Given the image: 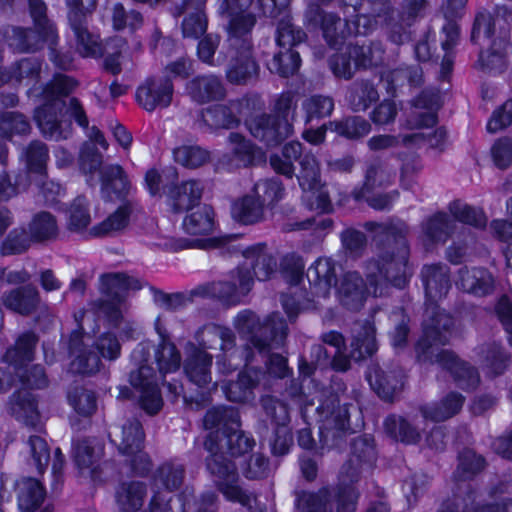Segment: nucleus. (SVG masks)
<instances>
[{"mask_svg":"<svg viewBox=\"0 0 512 512\" xmlns=\"http://www.w3.org/2000/svg\"><path fill=\"white\" fill-rule=\"evenodd\" d=\"M323 35L329 45H337L340 40L351 35H366L382 21H387V16L378 15L371 19L367 15H359L352 23L344 22L334 14H320Z\"/></svg>","mask_w":512,"mask_h":512,"instance_id":"obj_20","label":"nucleus"},{"mask_svg":"<svg viewBox=\"0 0 512 512\" xmlns=\"http://www.w3.org/2000/svg\"><path fill=\"white\" fill-rule=\"evenodd\" d=\"M297 102L296 93L280 94L273 108L276 115H261L247 120L250 133L268 147L278 145L293 132L290 119L294 117Z\"/></svg>","mask_w":512,"mask_h":512,"instance_id":"obj_10","label":"nucleus"},{"mask_svg":"<svg viewBox=\"0 0 512 512\" xmlns=\"http://www.w3.org/2000/svg\"><path fill=\"white\" fill-rule=\"evenodd\" d=\"M349 429L348 410L346 406L338 407L325 415L322 425L319 428L320 441L323 447H333L341 434Z\"/></svg>","mask_w":512,"mask_h":512,"instance_id":"obj_35","label":"nucleus"},{"mask_svg":"<svg viewBox=\"0 0 512 512\" xmlns=\"http://www.w3.org/2000/svg\"><path fill=\"white\" fill-rule=\"evenodd\" d=\"M172 96V82L162 78L148 79L136 91L138 104L149 112L169 106Z\"/></svg>","mask_w":512,"mask_h":512,"instance_id":"obj_24","label":"nucleus"},{"mask_svg":"<svg viewBox=\"0 0 512 512\" xmlns=\"http://www.w3.org/2000/svg\"><path fill=\"white\" fill-rule=\"evenodd\" d=\"M22 157L25 159L29 172L38 173L41 178H44L46 164L49 159L48 149L44 143L40 141L30 143Z\"/></svg>","mask_w":512,"mask_h":512,"instance_id":"obj_53","label":"nucleus"},{"mask_svg":"<svg viewBox=\"0 0 512 512\" xmlns=\"http://www.w3.org/2000/svg\"><path fill=\"white\" fill-rule=\"evenodd\" d=\"M422 280L426 294V314L430 323L425 322L424 336L417 343L418 359L439 363L453 374L459 386L474 388L479 382L478 374L452 352L439 348V345L448 341L452 325L451 317L435 305L438 299L447 294L450 287L447 268L439 264L426 265L422 270Z\"/></svg>","mask_w":512,"mask_h":512,"instance_id":"obj_2","label":"nucleus"},{"mask_svg":"<svg viewBox=\"0 0 512 512\" xmlns=\"http://www.w3.org/2000/svg\"><path fill=\"white\" fill-rule=\"evenodd\" d=\"M187 91L192 99L199 103L221 100L225 96L221 80L214 75L194 78L188 83Z\"/></svg>","mask_w":512,"mask_h":512,"instance_id":"obj_34","label":"nucleus"},{"mask_svg":"<svg viewBox=\"0 0 512 512\" xmlns=\"http://www.w3.org/2000/svg\"><path fill=\"white\" fill-rule=\"evenodd\" d=\"M336 292L343 306L357 310L363 306L370 289L364 285L358 272H348L342 277Z\"/></svg>","mask_w":512,"mask_h":512,"instance_id":"obj_27","label":"nucleus"},{"mask_svg":"<svg viewBox=\"0 0 512 512\" xmlns=\"http://www.w3.org/2000/svg\"><path fill=\"white\" fill-rule=\"evenodd\" d=\"M109 436L119 452L127 457L135 473L142 475L149 471L151 463L148 455L142 451L144 432L138 420H129L122 426L112 428Z\"/></svg>","mask_w":512,"mask_h":512,"instance_id":"obj_15","label":"nucleus"},{"mask_svg":"<svg viewBox=\"0 0 512 512\" xmlns=\"http://www.w3.org/2000/svg\"><path fill=\"white\" fill-rule=\"evenodd\" d=\"M58 226L55 217L48 212L35 214L28 230L13 229L3 243L4 254H16L27 250L34 242H41L56 237Z\"/></svg>","mask_w":512,"mask_h":512,"instance_id":"obj_16","label":"nucleus"},{"mask_svg":"<svg viewBox=\"0 0 512 512\" xmlns=\"http://www.w3.org/2000/svg\"><path fill=\"white\" fill-rule=\"evenodd\" d=\"M450 213L455 220L475 227H484L486 216L481 209L473 208L460 201L453 202L449 207Z\"/></svg>","mask_w":512,"mask_h":512,"instance_id":"obj_59","label":"nucleus"},{"mask_svg":"<svg viewBox=\"0 0 512 512\" xmlns=\"http://www.w3.org/2000/svg\"><path fill=\"white\" fill-rule=\"evenodd\" d=\"M328 490L322 489L318 493H302L297 499V509L300 512H327Z\"/></svg>","mask_w":512,"mask_h":512,"instance_id":"obj_64","label":"nucleus"},{"mask_svg":"<svg viewBox=\"0 0 512 512\" xmlns=\"http://www.w3.org/2000/svg\"><path fill=\"white\" fill-rule=\"evenodd\" d=\"M220 43V37L218 35L209 34L205 36L200 42L198 43L197 47V55L198 58L205 64L217 67L224 64L227 55L224 54L222 51L218 53L217 56H215V52L219 46Z\"/></svg>","mask_w":512,"mask_h":512,"instance_id":"obj_54","label":"nucleus"},{"mask_svg":"<svg viewBox=\"0 0 512 512\" xmlns=\"http://www.w3.org/2000/svg\"><path fill=\"white\" fill-rule=\"evenodd\" d=\"M90 337L82 330L74 331L69 340L70 370L74 373L91 374L100 369V356L92 350H87Z\"/></svg>","mask_w":512,"mask_h":512,"instance_id":"obj_23","label":"nucleus"},{"mask_svg":"<svg viewBox=\"0 0 512 512\" xmlns=\"http://www.w3.org/2000/svg\"><path fill=\"white\" fill-rule=\"evenodd\" d=\"M302 145L299 142H289L283 148V157L279 155H272L270 157V164L273 170L288 178L294 174V166L292 160H296L301 156Z\"/></svg>","mask_w":512,"mask_h":512,"instance_id":"obj_48","label":"nucleus"},{"mask_svg":"<svg viewBox=\"0 0 512 512\" xmlns=\"http://www.w3.org/2000/svg\"><path fill=\"white\" fill-rule=\"evenodd\" d=\"M284 187L278 179H266L255 184L253 194L269 208L284 196Z\"/></svg>","mask_w":512,"mask_h":512,"instance_id":"obj_55","label":"nucleus"},{"mask_svg":"<svg viewBox=\"0 0 512 512\" xmlns=\"http://www.w3.org/2000/svg\"><path fill=\"white\" fill-rule=\"evenodd\" d=\"M302 107L306 113V122H310L315 118L329 116L334 109V102L327 96L315 95L304 100Z\"/></svg>","mask_w":512,"mask_h":512,"instance_id":"obj_63","label":"nucleus"},{"mask_svg":"<svg viewBox=\"0 0 512 512\" xmlns=\"http://www.w3.org/2000/svg\"><path fill=\"white\" fill-rule=\"evenodd\" d=\"M439 106L440 96L438 92H422L411 104L407 116L409 128L432 127L436 123V111Z\"/></svg>","mask_w":512,"mask_h":512,"instance_id":"obj_25","label":"nucleus"},{"mask_svg":"<svg viewBox=\"0 0 512 512\" xmlns=\"http://www.w3.org/2000/svg\"><path fill=\"white\" fill-rule=\"evenodd\" d=\"M103 455V445L96 439H86L74 447L75 463L82 473L94 477L98 461Z\"/></svg>","mask_w":512,"mask_h":512,"instance_id":"obj_36","label":"nucleus"},{"mask_svg":"<svg viewBox=\"0 0 512 512\" xmlns=\"http://www.w3.org/2000/svg\"><path fill=\"white\" fill-rule=\"evenodd\" d=\"M30 15L37 31L13 27L7 33L9 46L19 52L37 50L42 42L50 45L57 40L56 30L46 18V5L42 0H28Z\"/></svg>","mask_w":512,"mask_h":512,"instance_id":"obj_11","label":"nucleus"},{"mask_svg":"<svg viewBox=\"0 0 512 512\" xmlns=\"http://www.w3.org/2000/svg\"><path fill=\"white\" fill-rule=\"evenodd\" d=\"M329 128L331 131L350 139L363 137L371 131L370 123L361 117H350L342 121L329 122Z\"/></svg>","mask_w":512,"mask_h":512,"instance_id":"obj_51","label":"nucleus"},{"mask_svg":"<svg viewBox=\"0 0 512 512\" xmlns=\"http://www.w3.org/2000/svg\"><path fill=\"white\" fill-rule=\"evenodd\" d=\"M235 327L239 333L247 336L249 344L244 349V357L246 356L247 349L250 351L257 350L262 354L264 349V341L262 336L269 334V339L276 344H280L287 335V326L285 321L278 313H273L264 323H261L255 313L249 310H244L238 313L234 321Z\"/></svg>","mask_w":512,"mask_h":512,"instance_id":"obj_12","label":"nucleus"},{"mask_svg":"<svg viewBox=\"0 0 512 512\" xmlns=\"http://www.w3.org/2000/svg\"><path fill=\"white\" fill-rule=\"evenodd\" d=\"M243 107L254 111L262 110L264 108V101L259 95L253 94L246 96L241 101H231L228 106L215 105L207 108L202 113V120L211 129L233 128L239 123L235 113L241 114Z\"/></svg>","mask_w":512,"mask_h":512,"instance_id":"obj_22","label":"nucleus"},{"mask_svg":"<svg viewBox=\"0 0 512 512\" xmlns=\"http://www.w3.org/2000/svg\"><path fill=\"white\" fill-rule=\"evenodd\" d=\"M455 228V221L449 219L444 213L431 217L423 227L424 236L430 242L445 241Z\"/></svg>","mask_w":512,"mask_h":512,"instance_id":"obj_52","label":"nucleus"},{"mask_svg":"<svg viewBox=\"0 0 512 512\" xmlns=\"http://www.w3.org/2000/svg\"><path fill=\"white\" fill-rule=\"evenodd\" d=\"M174 159L187 168H197L209 159L208 151L198 146H181L174 150Z\"/></svg>","mask_w":512,"mask_h":512,"instance_id":"obj_62","label":"nucleus"},{"mask_svg":"<svg viewBox=\"0 0 512 512\" xmlns=\"http://www.w3.org/2000/svg\"><path fill=\"white\" fill-rule=\"evenodd\" d=\"M183 229L190 235H207L214 228V213L211 207L203 205L189 213L183 220Z\"/></svg>","mask_w":512,"mask_h":512,"instance_id":"obj_44","label":"nucleus"},{"mask_svg":"<svg viewBox=\"0 0 512 512\" xmlns=\"http://www.w3.org/2000/svg\"><path fill=\"white\" fill-rule=\"evenodd\" d=\"M46 491L42 484L33 479H23L19 483L18 506L22 512H53L51 505L42 506Z\"/></svg>","mask_w":512,"mask_h":512,"instance_id":"obj_29","label":"nucleus"},{"mask_svg":"<svg viewBox=\"0 0 512 512\" xmlns=\"http://www.w3.org/2000/svg\"><path fill=\"white\" fill-rule=\"evenodd\" d=\"M384 50L379 43L371 46H352L347 55L340 54L330 60V67L336 77L349 79L357 67L378 65L383 60Z\"/></svg>","mask_w":512,"mask_h":512,"instance_id":"obj_19","label":"nucleus"},{"mask_svg":"<svg viewBox=\"0 0 512 512\" xmlns=\"http://www.w3.org/2000/svg\"><path fill=\"white\" fill-rule=\"evenodd\" d=\"M463 397L457 393H450L439 403H432L421 408L422 417L434 422L444 421L459 412L463 405Z\"/></svg>","mask_w":512,"mask_h":512,"instance_id":"obj_40","label":"nucleus"},{"mask_svg":"<svg viewBox=\"0 0 512 512\" xmlns=\"http://www.w3.org/2000/svg\"><path fill=\"white\" fill-rule=\"evenodd\" d=\"M187 354L184 370L190 381L200 387L210 383L212 356L197 349L194 345L189 346Z\"/></svg>","mask_w":512,"mask_h":512,"instance_id":"obj_31","label":"nucleus"},{"mask_svg":"<svg viewBox=\"0 0 512 512\" xmlns=\"http://www.w3.org/2000/svg\"><path fill=\"white\" fill-rule=\"evenodd\" d=\"M192 497L191 493L184 492L174 499H169L166 502L165 496L160 491H154L149 504L150 512H186V504L189 498Z\"/></svg>","mask_w":512,"mask_h":512,"instance_id":"obj_56","label":"nucleus"},{"mask_svg":"<svg viewBox=\"0 0 512 512\" xmlns=\"http://www.w3.org/2000/svg\"><path fill=\"white\" fill-rule=\"evenodd\" d=\"M229 149L233 155V165L246 166L254 159V147L242 135L231 133L229 136Z\"/></svg>","mask_w":512,"mask_h":512,"instance_id":"obj_58","label":"nucleus"},{"mask_svg":"<svg viewBox=\"0 0 512 512\" xmlns=\"http://www.w3.org/2000/svg\"><path fill=\"white\" fill-rule=\"evenodd\" d=\"M366 378L378 396L387 401L392 400L403 385L400 373L390 372L386 374L377 365L369 367Z\"/></svg>","mask_w":512,"mask_h":512,"instance_id":"obj_33","label":"nucleus"},{"mask_svg":"<svg viewBox=\"0 0 512 512\" xmlns=\"http://www.w3.org/2000/svg\"><path fill=\"white\" fill-rule=\"evenodd\" d=\"M155 328L161 342L155 347L150 342L139 343L131 354L132 369L130 384L138 391L142 408L149 414L157 413L163 404L159 390L160 377L154 371L156 364L161 377L176 372L180 367L181 357L173 343L169 342L160 328V319L155 321Z\"/></svg>","mask_w":512,"mask_h":512,"instance_id":"obj_4","label":"nucleus"},{"mask_svg":"<svg viewBox=\"0 0 512 512\" xmlns=\"http://www.w3.org/2000/svg\"><path fill=\"white\" fill-rule=\"evenodd\" d=\"M183 472V467L180 464L164 463L155 475V488L164 487L168 491L178 488L183 480Z\"/></svg>","mask_w":512,"mask_h":512,"instance_id":"obj_57","label":"nucleus"},{"mask_svg":"<svg viewBox=\"0 0 512 512\" xmlns=\"http://www.w3.org/2000/svg\"><path fill=\"white\" fill-rule=\"evenodd\" d=\"M378 98L374 85L365 81L355 83L347 95L349 105L356 112L365 111Z\"/></svg>","mask_w":512,"mask_h":512,"instance_id":"obj_47","label":"nucleus"},{"mask_svg":"<svg viewBox=\"0 0 512 512\" xmlns=\"http://www.w3.org/2000/svg\"><path fill=\"white\" fill-rule=\"evenodd\" d=\"M509 21L504 10L498 8L494 14L480 12L475 19L471 39L481 47L479 65L486 70L501 72L512 53L509 40Z\"/></svg>","mask_w":512,"mask_h":512,"instance_id":"obj_7","label":"nucleus"},{"mask_svg":"<svg viewBox=\"0 0 512 512\" xmlns=\"http://www.w3.org/2000/svg\"><path fill=\"white\" fill-rule=\"evenodd\" d=\"M132 212L130 204L120 206L114 213L107 217L100 224L92 227L90 235L94 237H102L113 232L123 230L129 223V217Z\"/></svg>","mask_w":512,"mask_h":512,"instance_id":"obj_46","label":"nucleus"},{"mask_svg":"<svg viewBox=\"0 0 512 512\" xmlns=\"http://www.w3.org/2000/svg\"><path fill=\"white\" fill-rule=\"evenodd\" d=\"M145 496V485L140 481H130L120 485L116 501L122 512H137L141 509Z\"/></svg>","mask_w":512,"mask_h":512,"instance_id":"obj_41","label":"nucleus"},{"mask_svg":"<svg viewBox=\"0 0 512 512\" xmlns=\"http://www.w3.org/2000/svg\"><path fill=\"white\" fill-rule=\"evenodd\" d=\"M1 301L7 309L21 315H29L39 307L40 296L34 286L26 285L6 291Z\"/></svg>","mask_w":512,"mask_h":512,"instance_id":"obj_28","label":"nucleus"},{"mask_svg":"<svg viewBox=\"0 0 512 512\" xmlns=\"http://www.w3.org/2000/svg\"><path fill=\"white\" fill-rule=\"evenodd\" d=\"M69 21L76 37V47L83 57H96L101 53V44L97 35L90 33L83 25V13L80 9L69 12Z\"/></svg>","mask_w":512,"mask_h":512,"instance_id":"obj_30","label":"nucleus"},{"mask_svg":"<svg viewBox=\"0 0 512 512\" xmlns=\"http://www.w3.org/2000/svg\"><path fill=\"white\" fill-rule=\"evenodd\" d=\"M201 194L202 187L199 182L194 180L183 182L169 191V205L174 212H181L194 206Z\"/></svg>","mask_w":512,"mask_h":512,"instance_id":"obj_38","label":"nucleus"},{"mask_svg":"<svg viewBox=\"0 0 512 512\" xmlns=\"http://www.w3.org/2000/svg\"><path fill=\"white\" fill-rule=\"evenodd\" d=\"M422 79V70L418 66L399 68L383 75L382 80L387 83L389 92L407 80L411 85H418Z\"/></svg>","mask_w":512,"mask_h":512,"instance_id":"obj_60","label":"nucleus"},{"mask_svg":"<svg viewBox=\"0 0 512 512\" xmlns=\"http://www.w3.org/2000/svg\"><path fill=\"white\" fill-rule=\"evenodd\" d=\"M66 225L70 231L80 232L91 223L89 203L83 196L75 198L67 207Z\"/></svg>","mask_w":512,"mask_h":512,"instance_id":"obj_45","label":"nucleus"},{"mask_svg":"<svg viewBox=\"0 0 512 512\" xmlns=\"http://www.w3.org/2000/svg\"><path fill=\"white\" fill-rule=\"evenodd\" d=\"M239 414L231 407L210 409L204 417L205 448L209 452L207 469L224 497L251 506L253 496L238 485L236 463L247 456L254 440L239 431Z\"/></svg>","mask_w":512,"mask_h":512,"instance_id":"obj_1","label":"nucleus"},{"mask_svg":"<svg viewBox=\"0 0 512 512\" xmlns=\"http://www.w3.org/2000/svg\"><path fill=\"white\" fill-rule=\"evenodd\" d=\"M81 168L86 174L98 173L101 180V194L105 200H117L128 194L130 184L119 165L101 168L102 156L95 148L85 147L80 155Z\"/></svg>","mask_w":512,"mask_h":512,"instance_id":"obj_13","label":"nucleus"},{"mask_svg":"<svg viewBox=\"0 0 512 512\" xmlns=\"http://www.w3.org/2000/svg\"><path fill=\"white\" fill-rule=\"evenodd\" d=\"M462 290L475 295H485L489 293L493 286L491 274L484 269H461L459 279L456 282Z\"/></svg>","mask_w":512,"mask_h":512,"instance_id":"obj_39","label":"nucleus"},{"mask_svg":"<svg viewBox=\"0 0 512 512\" xmlns=\"http://www.w3.org/2000/svg\"><path fill=\"white\" fill-rule=\"evenodd\" d=\"M30 125L23 115L14 112H5L0 115V137L10 138L13 135L27 134Z\"/></svg>","mask_w":512,"mask_h":512,"instance_id":"obj_61","label":"nucleus"},{"mask_svg":"<svg viewBox=\"0 0 512 512\" xmlns=\"http://www.w3.org/2000/svg\"><path fill=\"white\" fill-rule=\"evenodd\" d=\"M354 458L344 465L340 475V490L337 498V512H355L358 495L349 485L357 480L358 471L353 467L357 464H372L375 460V448L372 439L359 437L353 443Z\"/></svg>","mask_w":512,"mask_h":512,"instance_id":"obj_14","label":"nucleus"},{"mask_svg":"<svg viewBox=\"0 0 512 512\" xmlns=\"http://www.w3.org/2000/svg\"><path fill=\"white\" fill-rule=\"evenodd\" d=\"M307 279L311 293L318 298H326L336 281L335 263L330 258L320 257L308 268Z\"/></svg>","mask_w":512,"mask_h":512,"instance_id":"obj_26","label":"nucleus"},{"mask_svg":"<svg viewBox=\"0 0 512 512\" xmlns=\"http://www.w3.org/2000/svg\"><path fill=\"white\" fill-rule=\"evenodd\" d=\"M264 204L254 195H246L232 204V217L243 224L259 222L264 217Z\"/></svg>","mask_w":512,"mask_h":512,"instance_id":"obj_43","label":"nucleus"},{"mask_svg":"<svg viewBox=\"0 0 512 512\" xmlns=\"http://www.w3.org/2000/svg\"><path fill=\"white\" fill-rule=\"evenodd\" d=\"M243 255L244 263L230 274L228 281L211 286V294L229 305L240 303L251 290L254 280L250 268H253L254 276L260 281L269 279L276 271V260L263 244L247 248Z\"/></svg>","mask_w":512,"mask_h":512,"instance_id":"obj_8","label":"nucleus"},{"mask_svg":"<svg viewBox=\"0 0 512 512\" xmlns=\"http://www.w3.org/2000/svg\"><path fill=\"white\" fill-rule=\"evenodd\" d=\"M301 59L293 49L280 50L268 63V69L282 77L293 75L300 67Z\"/></svg>","mask_w":512,"mask_h":512,"instance_id":"obj_50","label":"nucleus"},{"mask_svg":"<svg viewBox=\"0 0 512 512\" xmlns=\"http://www.w3.org/2000/svg\"><path fill=\"white\" fill-rule=\"evenodd\" d=\"M76 83L68 76L58 74L44 90L45 103L35 110L34 119L41 133L53 140L66 139L70 134V124L59 120L63 107L62 100L71 92Z\"/></svg>","mask_w":512,"mask_h":512,"instance_id":"obj_9","label":"nucleus"},{"mask_svg":"<svg viewBox=\"0 0 512 512\" xmlns=\"http://www.w3.org/2000/svg\"><path fill=\"white\" fill-rule=\"evenodd\" d=\"M141 287L139 280L125 274L115 273L102 276L100 290L105 299L102 300L100 310L111 321L116 322L121 316L120 304L124 294L128 290H139Z\"/></svg>","mask_w":512,"mask_h":512,"instance_id":"obj_21","label":"nucleus"},{"mask_svg":"<svg viewBox=\"0 0 512 512\" xmlns=\"http://www.w3.org/2000/svg\"><path fill=\"white\" fill-rule=\"evenodd\" d=\"M377 350L375 328L370 322L355 323L352 328L349 357L355 360L371 356Z\"/></svg>","mask_w":512,"mask_h":512,"instance_id":"obj_32","label":"nucleus"},{"mask_svg":"<svg viewBox=\"0 0 512 512\" xmlns=\"http://www.w3.org/2000/svg\"><path fill=\"white\" fill-rule=\"evenodd\" d=\"M384 426L386 432L396 440L405 443H416L420 438L417 429L401 416L392 415L387 417Z\"/></svg>","mask_w":512,"mask_h":512,"instance_id":"obj_49","label":"nucleus"},{"mask_svg":"<svg viewBox=\"0 0 512 512\" xmlns=\"http://www.w3.org/2000/svg\"><path fill=\"white\" fill-rule=\"evenodd\" d=\"M259 371L252 367L239 375L236 382L223 387V391L228 400L233 402H246L253 398V388L260 382Z\"/></svg>","mask_w":512,"mask_h":512,"instance_id":"obj_37","label":"nucleus"},{"mask_svg":"<svg viewBox=\"0 0 512 512\" xmlns=\"http://www.w3.org/2000/svg\"><path fill=\"white\" fill-rule=\"evenodd\" d=\"M35 344L34 333L25 332L19 336L15 347L9 349L4 356L5 361L19 375L21 385L10 398L9 411L16 419L31 426H35L39 421L37 403L31 390L44 388L48 383L41 366L34 365L30 369L26 368L33 359Z\"/></svg>","mask_w":512,"mask_h":512,"instance_id":"obj_5","label":"nucleus"},{"mask_svg":"<svg viewBox=\"0 0 512 512\" xmlns=\"http://www.w3.org/2000/svg\"><path fill=\"white\" fill-rule=\"evenodd\" d=\"M297 179L303 191L302 199L306 205L310 209L327 211L330 200L321 183L320 168L314 155L306 153L301 157Z\"/></svg>","mask_w":512,"mask_h":512,"instance_id":"obj_17","label":"nucleus"},{"mask_svg":"<svg viewBox=\"0 0 512 512\" xmlns=\"http://www.w3.org/2000/svg\"><path fill=\"white\" fill-rule=\"evenodd\" d=\"M283 342L284 339L280 344H276L275 342L272 341V338H270L268 341L264 343V349L262 354H259L257 350L247 351L245 356V365L249 366L253 362L254 358L256 356H259L262 359H265L269 374L277 378L286 377L289 372L286 358L275 353L269 354L271 349L279 347L280 345L283 344ZM248 350H250V348Z\"/></svg>","mask_w":512,"mask_h":512,"instance_id":"obj_42","label":"nucleus"},{"mask_svg":"<svg viewBox=\"0 0 512 512\" xmlns=\"http://www.w3.org/2000/svg\"><path fill=\"white\" fill-rule=\"evenodd\" d=\"M199 350L216 349L218 346L223 352L217 356V368L225 374L234 370L239 365L240 355L237 351H231L234 345V336L230 329L218 325H207L197 333Z\"/></svg>","mask_w":512,"mask_h":512,"instance_id":"obj_18","label":"nucleus"},{"mask_svg":"<svg viewBox=\"0 0 512 512\" xmlns=\"http://www.w3.org/2000/svg\"><path fill=\"white\" fill-rule=\"evenodd\" d=\"M288 0H222L218 12L226 21L227 56L230 61L226 77L234 84L246 83L258 74L259 66L252 55L251 33L259 12L271 17L286 7Z\"/></svg>","mask_w":512,"mask_h":512,"instance_id":"obj_3","label":"nucleus"},{"mask_svg":"<svg viewBox=\"0 0 512 512\" xmlns=\"http://www.w3.org/2000/svg\"><path fill=\"white\" fill-rule=\"evenodd\" d=\"M372 230L383 231L389 243L388 250L377 261H370L364 267L366 281L372 289V294L383 296L387 293L388 285L402 288L411 275L408 267L409 249L402 235H395L394 227L369 223Z\"/></svg>","mask_w":512,"mask_h":512,"instance_id":"obj_6","label":"nucleus"}]
</instances>
